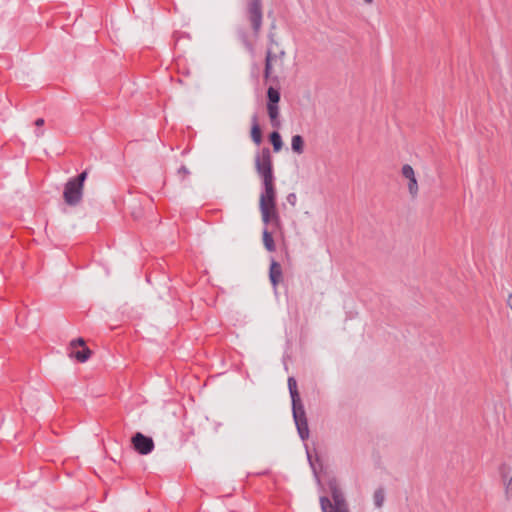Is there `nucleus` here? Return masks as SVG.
Returning a JSON list of instances; mask_svg holds the SVG:
<instances>
[{"label": "nucleus", "instance_id": "nucleus-1", "mask_svg": "<svg viewBox=\"0 0 512 512\" xmlns=\"http://www.w3.org/2000/svg\"><path fill=\"white\" fill-rule=\"evenodd\" d=\"M275 179L262 180L263 191L260 194L259 209L265 225L274 223L279 225L280 217L276 209Z\"/></svg>", "mask_w": 512, "mask_h": 512}, {"label": "nucleus", "instance_id": "nucleus-2", "mask_svg": "<svg viewBox=\"0 0 512 512\" xmlns=\"http://www.w3.org/2000/svg\"><path fill=\"white\" fill-rule=\"evenodd\" d=\"M287 382L292 402L293 419L297 428L298 435L300 439L304 441L309 437V427L305 408L300 399L295 378L289 377Z\"/></svg>", "mask_w": 512, "mask_h": 512}, {"label": "nucleus", "instance_id": "nucleus-3", "mask_svg": "<svg viewBox=\"0 0 512 512\" xmlns=\"http://www.w3.org/2000/svg\"><path fill=\"white\" fill-rule=\"evenodd\" d=\"M245 18L251 26L253 36L258 38L263 24L262 0H247Z\"/></svg>", "mask_w": 512, "mask_h": 512}, {"label": "nucleus", "instance_id": "nucleus-4", "mask_svg": "<svg viewBox=\"0 0 512 512\" xmlns=\"http://www.w3.org/2000/svg\"><path fill=\"white\" fill-rule=\"evenodd\" d=\"M255 169L262 180L275 179L272 156L268 147L262 148L261 152L255 156Z\"/></svg>", "mask_w": 512, "mask_h": 512}, {"label": "nucleus", "instance_id": "nucleus-5", "mask_svg": "<svg viewBox=\"0 0 512 512\" xmlns=\"http://www.w3.org/2000/svg\"><path fill=\"white\" fill-rule=\"evenodd\" d=\"M82 196L83 188L69 179L66 182L63 191L65 203L69 206H77L81 202Z\"/></svg>", "mask_w": 512, "mask_h": 512}, {"label": "nucleus", "instance_id": "nucleus-6", "mask_svg": "<svg viewBox=\"0 0 512 512\" xmlns=\"http://www.w3.org/2000/svg\"><path fill=\"white\" fill-rule=\"evenodd\" d=\"M131 442L135 451L141 455H147L154 449L153 439L141 432L135 433L131 439Z\"/></svg>", "mask_w": 512, "mask_h": 512}, {"label": "nucleus", "instance_id": "nucleus-7", "mask_svg": "<svg viewBox=\"0 0 512 512\" xmlns=\"http://www.w3.org/2000/svg\"><path fill=\"white\" fill-rule=\"evenodd\" d=\"M279 63V59L276 58L275 52L271 46H267L264 66V78L265 80H271L273 82L278 81L277 76H273V64Z\"/></svg>", "mask_w": 512, "mask_h": 512}, {"label": "nucleus", "instance_id": "nucleus-8", "mask_svg": "<svg viewBox=\"0 0 512 512\" xmlns=\"http://www.w3.org/2000/svg\"><path fill=\"white\" fill-rule=\"evenodd\" d=\"M329 489L333 499L334 510L347 509L344 495L335 479L329 481Z\"/></svg>", "mask_w": 512, "mask_h": 512}, {"label": "nucleus", "instance_id": "nucleus-9", "mask_svg": "<svg viewBox=\"0 0 512 512\" xmlns=\"http://www.w3.org/2000/svg\"><path fill=\"white\" fill-rule=\"evenodd\" d=\"M282 276L283 273L280 263L272 259L269 268V279L274 289H276L277 285L282 281Z\"/></svg>", "mask_w": 512, "mask_h": 512}, {"label": "nucleus", "instance_id": "nucleus-10", "mask_svg": "<svg viewBox=\"0 0 512 512\" xmlns=\"http://www.w3.org/2000/svg\"><path fill=\"white\" fill-rule=\"evenodd\" d=\"M251 139L256 145H260L262 142V133L257 114H253L251 117Z\"/></svg>", "mask_w": 512, "mask_h": 512}, {"label": "nucleus", "instance_id": "nucleus-11", "mask_svg": "<svg viewBox=\"0 0 512 512\" xmlns=\"http://www.w3.org/2000/svg\"><path fill=\"white\" fill-rule=\"evenodd\" d=\"M91 354L92 351L84 346L81 350H70L68 355L70 358H75L78 362L84 363L90 358Z\"/></svg>", "mask_w": 512, "mask_h": 512}, {"label": "nucleus", "instance_id": "nucleus-12", "mask_svg": "<svg viewBox=\"0 0 512 512\" xmlns=\"http://www.w3.org/2000/svg\"><path fill=\"white\" fill-rule=\"evenodd\" d=\"M267 112L270 118L271 125L275 128H279V105H267Z\"/></svg>", "mask_w": 512, "mask_h": 512}, {"label": "nucleus", "instance_id": "nucleus-13", "mask_svg": "<svg viewBox=\"0 0 512 512\" xmlns=\"http://www.w3.org/2000/svg\"><path fill=\"white\" fill-rule=\"evenodd\" d=\"M262 235L263 244L267 251L274 252L276 250V246L271 232H269L267 228H264Z\"/></svg>", "mask_w": 512, "mask_h": 512}, {"label": "nucleus", "instance_id": "nucleus-14", "mask_svg": "<svg viewBox=\"0 0 512 512\" xmlns=\"http://www.w3.org/2000/svg\"><path fill=\"white\" fill-rule=\"evenodd\" d=\"M280 97L281 95L279 90L270 86L267 90V105H278Z\"/></svg>", "mask_w": 512, "mask_h": 512}, {"label": "nucleus", "instance_id": "nucleus-15", "mask_svg": "<svg viewBox=\"0 0 512 512\" xmlns=\"http://www.w3.org/2000/svg\"><path fill=\"white\" fill-rule=\"evenodd\" d=\"M269 140L273 146L274 152L277 153L282 149L283 142H282V138H281V135L279 132H277V131L271 132L269 135Z\"/></svg>", "mask_w": 512, "mask_h": 512}, {"label": "nucleus", "instance_id": "nucleus-16", "mask_svg": "<svg viewBox=\"0 0 512 512\" xmlns=\"http://www.w3.org/2000/svg\"><path fill=\"white\" fill-rule=\"evenodd\" d=\"M291 148L297 154L304 152V139L301 135H294L291 140Z\"/></svg>", "mask_w": 512, "mask_h": 512}, {"label": "nucleus", "instance_id": "nucleus-17", "mask_svg": "<svg viewBox=\"0 0 512 512\" xmlns=\"http://www.w3.org/2000/svg\"><path fill=\"white\" fill-rule=\"evenodd\" d=\"M238 37L241 40L244 47L251 53H254V46L252 42L249 40L247 32L240 30L238 31Z\"/></svg>", "mask_w": 512, "mask_h": 512}, {"label": "nucleus", "instance_id": "nucleus-18", "mask_svg": "<svg viewBox=\"0 0 512 512\" xmlns=\"http://www.w3.org/2000/svg\"><path fill=\"white\" fill-rule=\"evenodd\" d=\"M374 505L377 508H381L383 506L385 500V493L382 487L375 490L373 495Z\"/></svg>", "mask_w": 512, "mask_h": 512}, {"label": "nucleus", "instance_id": "nucleus-19", "mask_svg": "<svg viewBox=\"0 0 512 512\" xmlns=\"http://www.w3.org/2000/svg\"><path fill=\"white\" fill-rule=\"evenodd\" d=\"M320 505H321L322 512H333L334 511L333 504L331 503L329 498L326 496L320 497Z\"/></svg>", "mask_w": 512, "mask_h": 512}, {"label": "nucleus", "instance_id": "nucleus-20", "mask_svg": "<svg viewBox=\"0 0 512 512\" xmlns=\"http://www.w3.org/2000/svg\"><path fill=\"white\" fill-rule=\"evenodd\" d=\"M408 190L412 198L418 194V183L416 177L408 179Z\"/></svg>", "mask_w": 512, "mask_h": 512}, {"label": "nucleus", "instance_id": "nucleus-21", "mask_svg": "<svg viewBox=\"0 0 512 512\" xmlns=\"http://www.w3.org/2000/svg\"><path fill=\"white\" fill-rule=\"evenodd\" d=\"M306 454H307V459H308L309 465H310V467H311V469L313 471V474H314L316 480L318 482H320V478L318 476V472H317V469H316V466H315V461H314V459L312 457L311 452L309 451V449L307 447H306Z\"/></svg>", "mask_w": 512, "mask_h": 512}, {"label": "nucleus", "instance_id": "nucleus-22", "mask_svg": "<svg viewBox=\"0 0 512 512\" xmlns=\"http://www.w3.org/2000/svg\"><path fill=\"white\" fill-rule=\"evenodd\" d=\"M401 172L406 179H411L415 177L414 169L409 164H404L402 166Z\"/></svg>", "mask_w": 512, "mask_h": 512}, {"label": "nucleus", "instance_id": "nucleus-23", "mask_svg": "<svg viewBox=\"0 0 512 512\" xmlns=\"http://www.w3.org/2000/svg\"><path fill=\"white\" fill-rule=\"evenodd\" d=\"M87 176H88V172H87V170H84L80 174H78L76 177H72L70 179L83 188L84 182L87 179Z\"/></svg>", "mask_w": 512, "mask_h": 512}, {"label": "nucleus", "instance_id": "nucleus-24", "mask_svg": "<svg viewBox=\"0 0 512 512\" xmlns=\"http://www.w3.org/2000/svg\"><path fill=\"white\" fill-rule=\"evenodd\" d=\"M78 346H81L82 348H83L84 346H86V345H85V341H84V339H83V338H81V337H79V338H77V339H74V340H72V341L70 342V348H69V350H74V349H75L76 347H78Z\"/></svg>", "mask_w": 512, "mask_h": 512}, {"label": "nucleus", "instance_id": "nucleus-25", "mask_svg": "<svg viewBox=\"0 0 512 512\" xmlns=\"http://www.w3.org/2000/svg\"><path fill=\"white\" fill-rule=\"evenodd\" d=\"M177 175L181 178V180H184L185 177L190 175V171L185 165H181L177 170Z\"/></svg>", "mask_w": 512, "mask_h": 512}, {"label": "nucleus", "instance_id": "nucleus-26", "mask_svg": "<svg viewBox=\"0 0 512 512\" xmlns=\"http://www.w3.org/2000/svg\"><path fill=\"white\" fill-rule=\"evenodd\" d=\"M286 200L291 206H295L297 202V195L294 192L289 193L286 197Z\"/></svg>", "mask_w": 512, "mask_h": 512}, {"label": "nucleus", "instance_id": "nucleus-27", "mask_svg": "<svg viewBox=\"0 0 512 512\" xmlns=\"http://www.w3.org/2000/svg\"><path fill=\"white\" fill-rule=\"evenodd\" d=\"M274 45H278V43L275 40V34L273 32H270L268 34V46H271L273 48Z\"/></svg>", "mask_w": 512, "mask_h": 512}, {"label": "nucleus", "instance_id": "nucleus-28", "mask_svg": "<svg viewBox=\"0 0 512 512\" xmlns=\"http://www.w3.org/2000/svg\"><path fill=\"white\" fill-rule=\"evenodd\" d=\"M275 55H276V58L279 59V64L282 65L283 64V59L286 55V52L282 49L280 50L279 52H275Z\"/></svg>", "mask_w": 512, "mask_h": 512}, {"label": "nucleus", "instance_id": "nucleus-29", "mask_svg": "<svg viewBox=\"0 0 512 512\" xmlns=\"http://www.w3.org/2000/svg\"><path fill=\"white\" fill-rule=\"evenodd\" d=\"M44 123H45V121H44V119H43V118H38V119H36V120H35V125H36L37 127L43 126V125H44Z\"/></svg>", "mask_w": 512, "mask_h": 512}, {"label": "nucleus", "instance_id": "nucleus-30", "mask_svg": "<svg viewBox=\"0 0 512 512\" xmlns=\"http://www.w3.org/2000/svg\"><path fill=\"white\" fill-rule=\"evenodd\" d=\"M42 135H43V131H39V130L36 131V136L37 137H40Z\"/></svg>", "mask_w": 512, "mask_h": 512}, {"label": "nucleus", "instance_id": "nucleus-31", "mask_svg": "<svg viewBox=\"0 0 512 512\" xmlns=\"http://www.w3.org/2000/svg\"><path fill=\"white\" fill-rule=\"evenodd\" d=\"M333 512H348V509H339V510H334Z\"/></svg>", "mask_w": 512, "mask_h": 512}, {"label": "nucleus", "instance_id": "nucleus-32", "mask_svg": "<svg viewBox=\"0 0 512 512\" xmlns=\"http://www.w3.org/2000/svg\"><path fill=\"white\" fill-rule=\"evenodd\" d=\"M315 461H317V462H319V461H320V458H319V456H318L317 454H316V456H315Z\"/></svg>", "mask_w": 512, "mask_h": 512}, {"label": "nucleus", "instance_id": "nucleus-33", "mask_svg": "<svg viewBox=\"0 0 512 512\" xmlns=\"http://www.w3.org/2000/svg\"><path fill=\"white\" fill-rule=\"evenodd\" d=\"M366 3H372L373 0H364Z\"/></svg>", "mask_w": 512, "mask_h": 512}]
</instances>
